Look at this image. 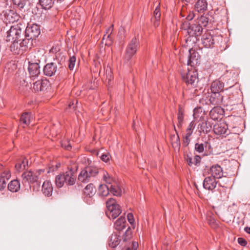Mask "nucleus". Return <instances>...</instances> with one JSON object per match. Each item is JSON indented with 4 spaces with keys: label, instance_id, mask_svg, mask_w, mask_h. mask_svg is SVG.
<instances>
[{
    "label": "nucleus",
    "instance_id": "nucleus-1",
    "mask_svg": "<svg viewBox=\"0 0 250 250\" xmlns=\"http://www.w3.org/2000/svg\"><path fill=\"white\" fill-rule=\"evenodd\" d=\"M181 28L187 30L188 35L186 39L187 42L192 41L193 42H196L199 40L198 38L203 31L202 25L195 21L191 24L187 21H185L182 24Z\"/></svg>",
    "mask_w": 250,
    "mask_h": 250
},
{
    "label": "nucleus",
    "instance_id": "nucleus-2",
    "mask_svg": "<svg viewBox=\"0 0 250 250\" xmlns=\"http://www.w3.org/2000/svg\"><path fill=\"white\" fill-rule=\"evenodd\" d=\"M224 83L220 81H213L210 86V90L213 93L210 98V103L213 105H219L223 102V96L220 92L223 91Z\"/></svg>",
    "mask_w": 250,
    "mask_h": 250
},
{
    "label": "nucleus",
    "instance_id": "nucleus-3",
    "mask_svg": "<svg viewBox=\"0 0 250 250\" xmlns=\"http://www.w3.org/2000/svg\"><path fill=\"white\" fill-rule=\"evenodd\" d=\"M106 206L107 209L106 214L110 219H115L122 212L121 207L114 198L109 199L106 202Z\"/></svg>",
    "mask_w": 250,
    "mask_h": 250
},
{
    "label": "nucleus",
    "instance_id": "nucleus-4",
    "mask_svg": "<svg viewBox=\"0 0 250 250\" xmlns=\"http://www.w3.org/2000/svg\"><path fill=\"white\" fill-rule=\"evenodd\" d=\"M98 173L99 169L97 167H88L81 171L78 179L81 182L87 183L92 180Z\"/></svg>",
    "mask_w": 250,
    "mask_h": 250
},
{
    "label": "nucleus",
    "instance_id": "nucleus-5",
    "mask_svg": "<svg viewBox=\"0 0 250 250\" xmlns=\"http://www.w3.org/2000/svg\"><path fill=\"white\" fill-rule=\"evenodd\" d=\"M183 81L188 86L195 87L198 82V73L194 68L188 69V71L182 74Z\"/></svg>",
    "mask_w": 250,
    "mask_h": 250
},
{
    "label": "nucleus",
    "instance_id": "nucleus-6",
    "mask_svg": "<svg viewBox=\"0 0 250 250\" xmlns=\"http://www.w3.org/2000/svg\"><path fill=\"white\" fill-rule=\"evenodd\" d=\"M62 58L61 61H59L57 59L54 60L53 62L47 63L43 67V72L47 76L51 77L57 73L60 69L62 67Z\"/></svg>",
    "mask_w": 250,
    "mask_h": 250
},
{
    "label": "nucleus",
    "instance_id": "nucleus-7",
    "mask_svg": "<svg viewBox=\"0 0 250 250\" xmlns=\"http://www.w3.org/2000/svg\"><path fill=\"white\" fill-rule=\"evenodd\" d=\"M78 165L77 164L73 163L72 165L68 166V170L65 173H62L64 176V180L67 185H73L76 182V172L78 169Z\"/></svg>",
    "mask_w": 250,
    "mask_h": 250
},
{
    "label": "nucleus",
    "instance_id": "nucleus-8",
    "mask_svg": "<svg viewBox=\"0 0 250 250\" xmlns=\"http://www.w3.org/2000/svg\"><path fill=\"white\" fill-rule=\"evenodd\" d=\"M44 172L42 169H39L35 171H27L24 172L21 175L23 184L34 183L37 182L39 179V176Z\"/></svg>",
    "mask_w": 250,
    "mask_h": 250
},
{
    "label": "nucleus",
    "instance_id": "nucleus-9",
    "mask_svg": "<svg viewBox=\"0 0 250 250\" xmlns=\"http://www.w3.org/2000/svg\"><path fill=\"white\" fill-rule=\"evenodd\" d=\"M139 46V42L136 37H133L129 42L125 50V58L129 61L135 54Z\"/></svg>",
    "mask_w": 250,
    "mask_h": 250
},
{
    "label": "nucleus",
    "instance_id": "nucleus-10",
    "mask_svg": "<svg viewBox=\"0 0 250 250\" xmlns=\"http://www.w3.org/2000/svg\"><path fill=\"white\" fill-rule=\"evenodd\" d=\"M96 192V189L93 184H88L83 190V198L88 204L91 205L94 203L93 196Z\"/></svg>",
    "mask_w": 250,
    "mask_h": 250
},
{
    "label": "nucleus",
    "instance_id": "nucleus-11",
    "mask_svg": "<svg viewBox=\"0 0 250 250\" xmlns=\"http://www.w3.org/2000/svg\"><path fill=\"white\" fill-rule=\"evenodd\" d=\"M21 30L19 27L11 26L10 29L7 31L6 41L11 42L14 40L17 41L21 37Z\"/></svg>",
    "mask_w": 250,
    "mask_h": 250
},
{
    "label": "nucleus",
    "instance_id": "nucleus-12",
    "mask_svg": "<svg viewBox=\"0 0 250 250\" xmlns=\"http://www.w3.org/2000/svg\"><path fill=\"white\" fill-rule=\"evenodd\" d=\"M40 27L37 24L28 26L25 31L26 37H28L32 40H35L40 34Z\"/></svg>",
    "mask_w": 250,
    "mask_h": 250
},
{
    "label": "nucleus",
    "instance_id": "nucleus-13",
    "mask_svg": "<svg viewBox=\"0 0 250 250\" xmlns=\"http://www.w3.org/2000/svg\"><path fill=\"white\" fill-rule=\"evenodd\" d=\"M189 53L188 65L192 67L199 63L200 56L199 53L193 48L189 50Z\"/></svg>",
    "mask_w": 250,
    "mask_h": 250
},
{
    "label": "nucleus",
    "instance_id": "nucleus-14",
    "mask_svg": "<svg viewBox=\"0 0 250 250\" xmlns=\"http://www.w3.org/2000/svg\"><path fill=\"white\" fill-rule=\"evenodd\" d=\"M196 126L194 121H192L188 125L186 130V134L183 136V144L185 146H187L190 142V136L193 133Z\"/></svg>",
    "mask_w": 250,
    "mask_h": 250
},
{
    "label": "nucleus",
    "instance_id": "nucleus-15",
    "mask_svg": "<svg viewBox=\"0 0 250 250\" xmlns=\"http://www.w3.org/2000/svg\"><path fill=\"white\" fill-rule=\"evenodd\" d=\"M223 173L222 168L218 165H213L210 167L208 171V174L216 179L222 178L223 176Z\"/></svg>",
    "mask_w": 250,
    "mask_h": 250
},
{
    "label": "nucleus",
    "instance_id": "nucleus-16",
    "mask_svg": "<svg viewBox=\"0 0 250 250\" xmlns=\"http://www.w3.org/2000/svg\"><path fill=\"white\" fill-rule=\"evenodd\" d=\"M216 179L211 176L206 177L203 182V187L206 189L212 190L216 188L217 184Z\"/></svg>",
    "mask_w": 250,
    "mask_h": 250
},
{
    "label": "nucleus",
    "instance_id": "nucleus-17",
    "mask_svg": "<svg viewBox=\"0 0 250 250\" xmlns=\"http://www.w3.org/2000/svg\"><path fill=\"white\" fill-rule=\"evenodd\" d=\"M28 72L30 77L35 79L40 74V66L38 63H31L29 62Z\"/></svg>",
    "mask_w": 250,
    "mask_h": 250
},
{
    "label": "nucleus",
    "instance_id": "nucleus-18",
    "mask_svg": "<svg viewBox=\"0 0 250 250\" xmlns=\"http://www.w3.org/2000/svg\"><path fill=\"white\" fill-rule=\"evenodd\" d=\"M202 43L205 47L212 48L214 44V37L209 33L204 34L202 38Z\"/></svg>",
    "mask_w": 250,
    "mask_h": 250
},
{
    "label": "nucleus",
    "instance_id": "nucleus-19",
    "mask_svg": "<svg viewBox=\"0 0 250 250\" xmlns=\"http://www.w3.org/2000/svg\"><path fill=\"white\" fill-rule=\"evenodd\" d=\"M228 126L224 122L216 124L213 127V131L217 135L228 134Z\"/></svg>",
    "mask_w": 250,
    "mask_h": 250
},
{
    "label": "nucleus",
    "instance_id": "nucleus-20",
    "mask_svg": "<svg viewBox=\"0 0 250 250\" xmlns=\"http://www.w3.org/2000/svg\"><path fill=\"white\" fill-rule=\"evenodd\" d=\"M211 128L210 123L205 119L202 120L198 125V129L200 133H207L211 130Z\"/></svg>",
    "mask_w": 250,
    "mask_h": 250
},
{
    "label": "nucleus",
    "instance_id": "nucleus-21",
    "mask_svg": "<svg viewBox=\"0 0 250 250\" xmlns=\"http://www.w3.org/2000/svg\"><path fill=\"white\" fill-rule=\"evenodd\" d=\"M21 40H19L20 41ZM11 51L16 55H21L24 53L23 50L21 48V45L20 42H19V41L14 40L12 42V44L10 46Z\"/></svg>",
    "mask_w": 250,
    "mask_h": 250
},
{
    "label": "nucleus",
    "instance_id": "nucleus-22",
    "mask_svg": "<svg viewBox=\"0 0 250 250\" xmlns=\"http://www.w3.org/2000/svg\"><path fill=\"white\" fill-rule=\"evenodd\" d=\"M211 146L210 144L208 142H204L203 143H196L195 145V150L199 153H203L204 150L209 151Z\"/></svg>",
    "mask_w": 250,
    "mask_h": 250
},
{
    "label": "nucleus",
    "instance_id": "nucleus-23",
    "mask_svg": "<svg viewBox=\"0 0 250 250\" xmlns=\"http://www.w3.org/2000/svg\"><path fill=\"white\" fill-rule=\"evenodd\" d=\"M42 190L45 196H51L53 191V187L51 182L48 181L44 182L42 186Z\"/></svg>",
    "mask_w": 250,
    "mask_h": 250
},
{
    "label": "nucleus",
    "instance_id": "nucleus-24",
    "mask_svg": "<svg viewBox=\"0 0 250 250\" xmlns=\"http://www.w3.org/2000/svg\"><path fill=\"white\" fill-rule=\"evenodd\" d=\"M194 6L196 11L202 13L207 10L208 3L206 0H198Z\"/></svg>",
    "mask_w": 250,
    "mask_h": 250
},
{
    "label": "nucleus",
    "instance_id": "nucleus-25",
    "mask_svg": "<svg viewBox=\"0 0 250 250\" xmlns=\"http://www.w3.org/2000/svg\"><path fill=\"white\" fill-rule=\"evenodd\" d=\"M126 223L125 218L121 216L115 222L114 228L118 231L122 230L125 228Z\"/></svg>",
    "mask_w": 250,
    "mask_h": 250
},
{
    "label": "nucleus",
    "instance_id": "nucleus-26",
    "mask_svg": "<svg viewBox=\"0 0 250 250\" xmlns=\"http://www.w3.org/2000/svg\"><path fill=\"white\" fill-rule=\"evenodd\" d=\"M161 17L160 8L157 6L153 12V16L151 18V21L153 22L155 27L158 26L160 24Z\"/></svg>",
    "mask_w": 250,
    "mask_h": 250
},
{
    "label": "nucleus",
    "instance_id": "nucleus-27",
    "mask_svg": "<svg viewBox=\"0 0 250 250\" xmlns=\"http://www.w3.org/2000/svg\"><path fill=\"white\" fill-rule=\"evenodd\" d=\"M47 84L46 81L38 80L33 83V89L35 91H43Z\"/></svg>",
    "mask_w": 250,
    "mask_h": 250
},
{
    "label": "nucleus",
    "instance_id": "nucleus-28",
    "mask_svg": "<svg viewBox=\"0 0 250 250\" xmlns=\"http://www.w3.org/2000/svg\"><path fill=\"white\" fill-rule=\"evenodd\" d=\"M32 114L30 112H24L22 113L20 118V123L22 124L24 127L27 126L30 123L31 120L32 119Z\"/></svg>",
    "mask_w": 250,
    "mask_h": 250
},
{
    "label": "nucleus",
    "instance_id": "nucleus-29",
    "mask_svg": "<svg viewBox=\"0 0 250 250\" xmlns=\"http://www.w3.org/2000/svg\"><path fill=\"white\" fill-rule=\"evenodd\" d=\"M8 190L12 192H18L20 189V183L18 180H12L8 185Z\"/></svg>",
    "mask_w": 250,
    "mask_h": 250
},
{
    "label": "nucleus",
    "instance_id": "nucleus-30",
    "mask_svg": "<svg viewBox=\"0 0 250 250\" xmlns=\"http://www.w3.org/2000/svg\"><path fill=\"white\" fill-rule=\"evenodd\" d=\"M33 40L30 39L28 37H26V35H25V38L20 42L21 45V48L24 52H25L28 48H30L31 47L33 43Z\"/></svg>",
    "mask_w": 250,
    "mask_h": 250
},
{
    "label": "nucleus",
    "instance_id": "nucleus-31",
    "mask_svg": "<svg viewBox=\"0 0 250 250\" xmlns=\"http://www.w3.org/2000/svg\"><path fill=\"white\" fill-rule=\"evenodd\" d=\"M120 236L116 234H113L109 238L108 245L111 248L116 247L120 243Z\"/></svg>",
    "mask_w": 250,
    "mask_h": 250
},
{
    "label": "nucleus",
    "instance_id": "nucleus-32",
    "mask_svg": "<svg viewBox=\"0 0 250 250\" xmlns=\"http://www.w3.org/2000/svg\"><path fill=\"white\" fill-rule=\"evenodd\" d=\"M4 15L9 22H14L19 19L18 14L12 10H9L8 12H6Z\"/></svg>",
    "mask_w": 250,
    "mask_h": 250
},
{
    "label": "nucleus",
    "instance_id": "nucleus-33",
    "mask_svg": "<svg viewBox=\"0 0 250 250\" xmlns=\"http://www.w3.org/2000/svg\"><path fill=\"white\" fill-rule=\"evenodd\" d=\"M28 166V160L25 158L20 159L16 164L15 167L17 170L25 169Z\"/></svg>",
    "mask_w": 250,
    "mask_h": 250
},
{
    "label": "nucleus",
    "instance_id": "nucleus-34",
    "mask_svg": "<svg viewBox=\"0 0 250 250\" xmlns=\"http://www.w3.org/2000/svg\"><path fill=\"white\" fill-rule=\"evenodd\" d=\"M110 191V187L106 185H101L99 188V194L102 196H106Z\"/></svg>",
    "mask_w": 250,
    "mask_h": 250
},
{
    "label": "nucleus",
    "instance_id": "nucleus-35",
    "mask_svg": "<svg viewBox=\"0 0 250 250\" xmlns=\"http://www.w3.org/2000/svg\"><path fill=\"white\" fill-rule=\"evenodd\" d=\"M110 191L115 196L121 195L122 189L115 183L110 186Z\"/></svg>",
    "mask_w": 250,
    "mask_h": 250
},
{
    "label": "nucleus",
    "instance_id": "nucleus-36",
    "mask_svg": "<svg viewBox=\"0 0 250 250\" xmlns=\"http://www.w3.org/2000/svg\"><path fill=\"white\" fill-rule=\"evenodd\" d=\"M184 110L181 107H179L178 109V112L177 114L178 124V127H181L184 122Z\"/></svg>",
    "mask_w": 250,
    "mask_h": 250
},
{
    "label": "nucleus",
    "instance_id": "nucleus-37",
    "mask_svg": "<svg viewBox=\"0 0 250 250\" xmlns=\"http://www.w3.org/2000/svg\"><path fill=\"white\" fill-rule=\"evenodd\" d=\"M41 5L44 9H49L54 2V0H39Z\"/></svg>",
    "mask_w": 250,
    "mask_h": 250
},
{
    "label": "nucleus",
    "instance_id": "nucleus-38",
    "mask_svg": "<svg viewBox=\"0 0 250 250\" xmlns=\"http://www.w3.org/2000/svg\"><path fill=\"white\" fill-rule=\"evenodd\" d=\"M182 17H185L187 21H191L194 17V13L193 11H189L187 13L184 11V8H183L180 14Z\"/></svg>",
    "mask_w": 250,
    "mask_h": 250
},
{
    "label": "nucleus",
    "instance_id": "nucleus-39",
    "mask_svg": "<svg viewBox=\"0 0 250 250\" xmlns=\"http://www.w3.org/2000/svg\"><path fill=\"white\" fill-rule=\"evenodd\" d=\"M64 176H62V173L56 176L55 178V184L58 188H62L65 183V180H64Z\"/></svg>",
    "mask_w": 250,
    "mask_h": 250
},
{
    "label": "nucleus",
    "instance_id": "nucleus-40",
    "mask_svg": "<svg viewBox=\"0 0 250 250\" xmlns=\"http://www.w3.org/2000/svg\"><path fill=\"white\" fill-rule=\"evenodd\" d=\"M103 179L106 184L110 186L115 183L113 179L110 176L106 171H103Z\"/></svg>",
    "mask_w": 250,
    "mask_h": 250
},
{
    "label": "nucleus",
    "instance_id": "nucleus-41",
    "mask_svg": "<svg viewBox=\"0 0 250 250\" xmlns=\"http://www.w3.org/2000/svg\"><path fill=\"white\" fill-rule=\"evenodd\" d=\"M105 76L106 77V79L108 80V83L109 82L113 79V76L112 75V72L111 70V68L110 67L107 66L105 69Z\"/></svg>",
    "mask_w": 250,
    "mask_h": 250
},
{
    "label": "nucleus",
    "instance_id": "nucleus-42",
    "mask_svg": "<svg viewBox=\"0 0 250 250\" xmlns=\"http://www.w3.org/2000/svg\"><path fill=\"white\" fill-rule=\"evenodd\" d=\"M195 22H197L198 23L202 25V27L203 26H206L208 23V20L207 18L204 16H201L200 18L198 19V21H195Z\"/></svg>",
    "mask_w": 250,
    "mask_h": 250
},
{
    "label": "nucleus",
    "instance_id": "nucleus-43",
    "mask_svg": "<svg viewBox=\"0 0 250 250\" xmlns=\"http://www.w3.org/2000/svg\"><path fill=\"white\" fill-rule=\"evenodd\" d=\"M76 61V59L74 56H73L69 58L68 61V68L70 70H73L75 65Z\"/></svg>",
    "mask_w": 250,
    "mask_h": 250
},
{
    "label": "nucleus",
    "instance_id": "nucleus-44",
    "mask_svg": "<svg viewBox=\"0 0 250 250\" xmlns=\"http://www.w3.org/2000/svg\"><path fill=\"white\" fill-rule=\"evenodd\" d=\"M173 138H175V141L172 142V146L179 149L180 147V141L179 136L177 135V136H174Z\"/></svg>",
    "mask_w": 250,
    "mask_h": 250
},
{
    "label": "nucleus",
    "instance_id": "nucleus-45",
    "mask_svg": "<svg viewBox=\"0 0 250 250\" xmlns=\"http://www.w3.org/2000/svg\"><path fill=\"white\" fill-rule=\"evenodd\" d=\"M13 3L19 8H22L25 4V0H13Z\"/></svg>",
    "mask_w": 250,
    "mask_h": 250
},
{
    "label": "nucleus",
    "instance_id": "nucleus-46",
    "mask_svg": "<svg viewBox=\"0 0 250 250\" xmlns=\"http://www.w3.org/2000/svg\"><path fill=\"white\" fill-rule=\"evenodd\" d=\"M11 177V173L10 171L8 170H6L4 171L0 175V177H2V179H4L5 180H8Z\"/></svg>",
    "mask_w": 250,
    "mask_h": 250
},
{
    "label": "nucleus",
    "instance_id": "nucleus-47",
    "mask_svg": "<svg viewBox=\"0 0 250 250\" xmlns=\"http://www.w3.org/2000/svg\"><path fill=\"white\" fill-rule=\"evenodd\" d=\"M207 221L209 225L212 227H213L215 225V220L213 217L211 215H209L207 216Z\"/></svg>",
    "mask_w": 250,
    "mask_h": 250
},
{
    "label": "nucleus",
    "instance_id": "nucleus-48",
    "mask_svg": "<svg viewBox=\"0 0 250 250\" xmlns=\"http://www.w3.org/2000/svg\"><path fill=\"white\" fill-rule=\"evenodd\" d=\"M6 187V181L2 177H0V190H3Z\"/></svg>",
    "mask_w": 250,
    "mask_h": 250
},
{
    "label": "nucleus",
    "instance_id": "nucleus-49",
    "mask_svg": "<svg viewBox=\"0 0 250 250\" xmlns=\"http://www.w3.org/2000/svg\"><path fill=\"white\" fill-rule=\"evenodd\" d=\"M110 158V156L107 153H104L101 156V160L105 162H107L109 160Z\"/></svg>",
    "mask_w": 250,
    "mask_h": 250
},
{
    "label": "nucleus",
    "instance_id": "nucleus-50",
    "mask_svg": "<svg viewBox=\"0 0 250 250\" xmlns=\"http://www.w3.org/2000/svg\"><path fill=\"white\" fill-rule=\"evenodd\" d=\"M113 31V24H112L110 27L106 29L105 34L107 35V39L110 38L111 34Z\"/></svg>",
    "mask_w": 250,
    "mask_h": 250
},
{
    "label": "nucleus",
    "instance_id": "nucleus-51",
    "mask_svg": "<svg viewBox=\"0 0 250 250\" xmlns=\"http://www.w3.org/2000/svg\"><path fill=\"white\" fill-rule=\"evenodd\" d=\"M238 243L242 246H246L247 244V241L243 238L239 237L238 238Z\"/></svg>",
    "mask_w": 250,
    "mask_h": 250
},
{
    "label": "nucleus",
    "instance_id": "nucleus-52",
    "mask_svg": "<svg viewBox=\"0 0 250 250\" xmlns=\"http://www.w3.org/2000/svg\"><path fill=\"white\" fill-rule=\"evenodd\" d=\"M201 157L200 156H198V155H196L194 158V159H193V161H194V164L195 166H198L200 163V161H201Z\"/></svg>",
    "mask_w": 250,
    "mask_h": 250
},
{
    "label": "nucleus",
    "instance_id": "nucleus-53",
    "mask_svg": "<svg viewBox=\"0 0 250 250\" xmlns=\"http://www.w3.org/2000/svg\"><path fill=\"white\" fill-rule=\"evenodd\" d=\"M127 219L128 220V222L130 224H132L134 222V219L133 215L132 213H129L127 214Z\"/></svg>",
    "mask_w": 250,
    "mask_h": 250
},
{
    "label": "nucleus",
    "instance_id": "nucleus-54",
    "mask_svg": "<svg viewBox=\"0 0 250 250\" xmlns=\"http://www.w3.org/2000/svg\"><path fill=\"white\" fill-rule=\"evenodd\" d=\"M67 145H66L65 143L62 144V146L64 147L66 150H70L71 148V146L70 144L67 142Z\"/></svg>",
    "mask_w": 250,
    "mask_h": 250
},
{
    "label": "nucleus",
    "instance_id": "nucleus-55",
    "mask_svg": "<svg viewBox=\"0 0 250 250\" xmlns=\"http://www.w3.org/2000/svg\"><path fill=\"white\" fill-rule=\"evenodd\" d=\"M187 161L189 166H192V164H194V163L192 162V159L191 157L188 156L187 158Z\"/></svg>",
    "mask_w": 250,
    "mask_h": 250
},
{
    "label": "nucleus",
    "instance_id": "nucleus-56",
    "mask_svg": "<svg viewBox=\"0 0 250 250\" xmlns=\"http://www.w3.org/2000/svg\"><path fill=\"white\" fill-rule=\"evenodd\" d=\"M138 247V243L136 242H133L132 244V249L133 250H137Z\"/></svg>",
    "mask_w": 250,
    "mask_h": 250
},
{
    "label": "nucleus",
    "instance_id": "nucleus-57",
    "mask_svg": "<svg viewBox=\"0 0 250 250\" xmlns=\"http://www.w3.org/2000/svg\"><path fill=\"white\" fill-rule=\"evenodd\" d=\"M200 109H194L193 116L195 119L198 118L199 116L198 115V113Z\"/></svg>",
    "mask_w": 250,
    "mask_h": 250
},
{
    "label": "nucleus",
    "instance_id": "nucleus-58",
    "mask_svg": "<svg viewBox=\"0 0 250 250\" xmlns=\"http://www.w3.org/2000/svg\"><path fill=\"white\" fill-rule=\"evenodd\" d=\"M245 231L250 234V227H246L244 229Z\"/></svg>",
    "mask_w": 250,
    "mask_h": 250
},
{
    "label": "nucleus",
    "instance_id": "nucleus-59",
    "mask_svg": "<svg viewBox=\"0 0 250 250\" xmlns=\"http://www.w3.org/2000/svg\"><path fill=\"white\" fill-rule=\"evenodd\" d=\"M74 101H73V102H71L70 103V104H69V105H68V107H69V108H71V106H73V108H74V107H75V106H74Z\"/></svg>",
    "mask_w": 250,
    "mask_h": 250
},
{
    "label": "nucleus",
    "instance_id": "nucleus-60",
    "mask_svg": "<svg viewBox=\"0 0 250 250\" xmlns=\"http://www.w3.org/2000/svg\"><path fill=\"white\" fill-rule=\"evenodd\" d=\"M106 38H107V35L105 34L103 37V40L105 39Z\"/></svg>",
    "mask_w": 250,
    "mask_h": 250
},
{
    "label": "nucleus",
    "instance_id": "nucleus-61",
    "mask_svg": "<svg viewBox=\"0 0 250 250\" xmlns=\"http://www.w3.org/2000/svg\"><path fill=\"white\" fill-rule=\"evenodd\" d=\"M234 86H236V85H233V86H230V87H229V88H232L233 87H234Z\"/></svg>",
    "mask_w": 250,
    "mask_h": 250
},
{
    "label": "nucleus",
    "instance_id": "nucleus-62",
    "mask_svg": "<svg viewBox=\"0 0 250 250\" xmlns=\"http://www.w3.org/2000/svg\"><path fill=\"white\" fill-rule=\"evenodd\" d=\"M204 155H208V152H207V153H206V152H205V153H204Z\"/></svg>",
    "mask_w": 250,
    "mask_h": 250
},
{
    "label": "nucleus",
    "instance_id": "nucleus-63",
    "mask_svg": "<svg viewBox=\"0 0 250 250\" xmlns=\"http://www.w3.org/2000/svg\"><path fill=\"white\" fill-rule=\"evenodd\" d=\"M126 250H131L130 248H127Z\"/></svg>",
    "mask_w": 250,
    "mask_h": 250
}]
</instances>
